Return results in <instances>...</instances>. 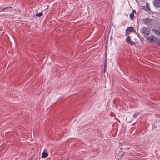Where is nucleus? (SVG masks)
<instances>
[{
  "label": "nucleus",
  "mask_w": 160,
  "mask_h": 160,
  "mask_svg": "<svg viewBox=\"0 0 160 160\" xmlns=\"http://www.w3.org/2000/svg\"><path fill=\"white\" fill-rule=\"evenodd\" d=\"M140 31L141 33L144 36L145 38H147V39L148 41H150V37H147V36L150 33L149 28L143 27L141 28Z\"/></svg>",
  "instance_id": "obj_1"
},
{
  "label": "nucleus",
  "mask_w": 160,
  "mask_h": 160,
  "mask_svg": "<svg viewBox=\"0 0 160 160\" xmlns=\"http://www.w3.org/2000/svg\"><path fill=\"white\" fill-rule=\"evenodd\" d=\"M135 30L132 26L129 27L126 30V35L127 36L130 33H131L132 32H135Z\"/></svg>",
  "instance_id": "obj_2"
},
{
  "label": "nucleus",
  "mask_w": 160,
  "mask_h": 160,
  "mask_svg": "<svg viewBox=\"0 0 160 160\" xmlns=\"http://www.w3.org/2000/svg\"><path fill=\"white\" fill-rule=\"evenodd\" d=\"M142 23L144 25H150V18H147L142 20Z\"/></svg>",
  "instance_id": "obj_3"
},
{
  "label": "nucleus",
  "mask_w": 160,
  "mask_h": 160,
  "mask_svg": "<svg viewBox=\"0 0 160 160\" xmlns=\"http://www.w3.org/2000/svg\"><path fill=\"white\" fill-rule=\"evenodd\" d=\"M153 5L157 8H160V0H154Z\"/></svg>",
  "instance_id": "obj_4"
},
{
  "label": "nucleus",
  "mask_w": 160,
  "mask_h": 160,
  "mask_svg": "<svg viewBox=\"0 0 160 160\" xmlns=\"http://www.w3.org/2000/svg\"><path fill=\"white\" fill-rule=\"evenodd\" d=\"M146 5V6H142V9L145 10L147 11H149L150 10V8L149 7V3L147 2Z\"/></svg>",
  "instance_id": "obj_5"
},
{
  "label": "nucleus",
  "mask_w": 160,
  "mask_h": 160,
  "mask_svg": "<svg viewBox=\"0 0 160 160\" xmlns=\"http://www.w3.org/2000/svg\"><path fill=\"white\" fill-rule=\"evenodd\" d=\"M152 37H151V42H157L158 41L157 38L154 36L152 35Z\"/></svg>",
  "instance_id": "obj_6"
},
{
  "label": "nucleus",
  "mask_w": 160,
  "mask_h": 160,
  "mask_svg": "<svg viewBox=\"0 0 160 160\" xmlns=\"http://www.w3.org/2000/svg\"><path fill=\"white\" fill-rule=\"evenodd\" d=\"M107 55L106 53L105 56V61L104 63V71L105 72L106 69V67H107Z\"/></svg>",
  "instance_id": "obj_7"
},
{
  "label": "nucleus",
  "mask_w": 160,
  "mask_h": 160,
  "mask_svg": "<svg viewBox=\"0 0 160 160\" xmlns=\"http://www.w3.org/2000/svg\"><path fill=\"white\" fill-rule=\"evenodd\" d=\"M48 156V154L47 152L44 151L42 153V158H45Z\"/></svg>",
  "instance_id": "obj_8"
},
{
  "label": "nucleus",
  "mask_w": 160,
  "mask_h": 160,
  "mask_svg": "<svg viewBox=\"0 0 160 160\" xmlns=\"http://www.w3.org/2000/svg\"><path fill=\"white\" fill-rule=\"evenodd\" d=\"M125 152L124 151H121L118 154L119 157L121 158L123 157L125 155Z\"/></svg>",
  "instance_id": "obj_9"
},
{
  "label": "nucleus",
  "mask_w": 160,
  "mask_h": 160,
  "mask_svg": "<svg viewBox=\"0 0 160 160\" xmlns=\"http://www.w3.org/2000/svg\"><path fill=\"white\" fill-rule=\"evenodd\" d=\"M152 31L153 33H154L156 35H158L159 36L160 35V32L158 31V30L154 29H152Z\"/></svg>",
  "instance_id": "obj_10"
},
{
  "label": "nucleus",
  "mask_w": 160,
  "mask_h": 160,
  "mask_svg": "<svg viewBox=\"0 0 160 160\" xmlns=\"http://www.w3.org/2000/svg\"><path fill=\"white\" fill-rule=\"evenodd\" d=\"M134 15L133 12H132L130 14V18L131 20H133L134 18Z\"/></svg>",
  "instance_id": "obj_11"
},
{
  "label": "nucleus",
  "mask_w": 160,
  "mask_h": 160,
  "mask_svg": "<svg viewBox=\"0 0 160 160\" xmlns=\"http://www.w3.org/2000/svg\"><path fill=\"white\" fill-rule=\"evenodd\" d=\"M131 41L130 37L129 36L126 39V42L128 43Z\"/></svg>",
  "instance_id": "obj_12"
},
{
  "label": "nucleus",
  "mask_w": 160,
  "mask_h": 160,
  "mask_svg": "<svg viewBox=\"0 0 160 160\" xmlns=\"http://www.w3.org/2000/svg\"><path fill=\"white\" fill-rule=\"evenodd\" d=\"M43 15V13L42 12H40L39 13H36L35 14L34 16L37 17H40Z\"/></svg>",
  "instance_id": "obj_13"
},
{
  "label": "nucleus",
  "mask_w": 160,
  "mask_h": 160,
  "mask_svg": "<svg viewBox=\"0 0 160 160\" xmlns=\"http://www.w3.org/2000/svg\"><path fill=\"white\" fill-rule=\"evenodd\" d=\"M128 44L131 45L133 46L135 45H136L135 43L133 41H131Z\"/></svg>",
  "instance_id": "obj_14"
},
{
  "label": "nucleus",
  "mask_w": 160,
  "mask_h": 160,
  "mask_svg": "<svg viewBox=\"0 0 160 160\" xmlns=\"http://www.w3.org/2000/svg\"><path fill=\"white\" fill-rule=\"evenodd\" d=\"M8 8H12V7H6L4 8H2V11H4V9H6Z\"/></svg>",
  "instance_id": "obj_15"
},
{
  "label": "nucleus",
  "mask_w": 160,
  "mask_h": 160,
  "mask_svg": "<svg viewBox=\"0 0 160 160\" xmlns=\"http://www.w3.org/2000/svg\"><path fill=\"white\" fill-rule=\"evenodd\" d=\"M138 112L135 113L133 115V117L134 118H136L138 115Z\"/></svg>",
  "instance_id": "obj_16"
},
{
  "label": "nucleus",
  "mask_w": 160,
  "mask_h": 160,
  "mask_svg": "<svg viewBox=\"0 0 160 160\" xmlns=\"http://www.w3.org/2000/svg\"><path fill=\"white\" fill-rule=\"evenodd\" d=\"M157 43L160 46V39H158L157 42Z\"/></svg>",
  "instance_id": "obj_17"
},
{
  "label": "nucleus",
  "mask_w": 160,
  "mask_h": 160,
  "mask_svg": "<svg viewBox=\"0 0 160 160\" xmlns=\"http://www.w3.org/2000/svg\"><path fill=\"white\" fill-rule=\"evenodd\" d=\"M8 14L1 15V16H3L4 17H7V18L8 17Z\"/></svg>",
  "instance_id": "obj_18"
},
{
  "label": "nucleus",
  "mask_w": 160,
  "mask_h": 160,
  "mask_svg": "<svg viewBox=\"0 0 160 160\" xmlns=\"http://www.w3.org/2000/svg\"><path fill=\"white\" fill-rule=\"evenodd\" d=\"M126 144L125 142H123V143H120V144L121 146L124 145V144Z\"/></svg>",
  "instance_id": "obj_19"
},
{
  "label": "nucleus",
  "mask_w": 160,
  "mask_h": 160,
  "mask_svg": "<svg viewBox=\"0 0 160 160\" xmlns=\"http://www.w3.org/2000/svg\"><path fill=\"white\" fill-rule=\"evenodd\" d=\"M133 12V13H136V11L135 10H134L133 11V12Z\"/></svg>",
  "instance_id": "obj_20"
},
{
  "label": "nucleus",
  "mask_w": 160,
  "mask_h": 160,
  "mask_svg": "<svg viewBox=\"0 0 160 160\" xmlns=\"http://www.w3.org/2000/svg\"><path fill=\"white\" fill-rule=\"evenodd\" d=\"M120 150H121L123 148H120Z\"/></svg>",
  "instance_id": "obj_21"
},
{
  "label": "nucleus",
  "mask_w": 160,
  "mask_h": 160,
  "mask_svg": "<svg viewBox=\"0 0 160 160\" xmlns=\"http://www.w3.org/2000/svg\"><path fill=\"white\" fill-rule=\"evenodd\" d=\"M159 28V30H160V27Z\"/></svg>",
  "instance_id": "obj_22"
},
{
  "label": "nucleus",
  "mask_w": 160,
  "mask_h": 160,
  "mask_svg": "<svg viewBox=\"0 0 160 160\" xmlns=\"http://www.w3.org/2000/svg\"><path fill=\"white\" fill-rule=\"evenodd\" d=\"M130 149L129 148H128V149Z\"/></svg>",
  "instance_id": "obj_23"
}]
</instances>
